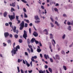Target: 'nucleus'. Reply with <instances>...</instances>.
I'll use <instances>...</instances> for the list:
<instances>
[{
    "mask_svg": "<svg viewBox=\"0 0 73 73\" xmlns=\"http://www.w3.org/2000/svg\"><path fill=\"white\" fill-rule=\"evenodd\" d=\"M15 43H13V46L14 49H15L16 50L13 49V50L11 51V53L12 54V56H14V55L13 54H16V52H17V50H18V49H20V46L19 45H18L17 46H16V48H14V47H15Z\"/></svg>",
    "mask_w": 73,
    "mask_h": 73,
    "instance_id": "1",
    "label": "nucleus"
},
{
    "mask_svg": "<svg viewBox=\"0 0 73 73\" xmlns=\"http://www.w3.org/2000/svg\"><path fill=\"white\" fill-rule=\"evenodd\" d=\"M20 27L19 29L20 30H22L23 28H24V21H22V23L19 25Z\"/></svg>",
    "mask_w": 73,
    "mask_h": 73,
    "instance_id": "2",
    "label": "nucleus"
},
{
    "mask_svg": "<svg viewBox=\"0 0 73 73\" xmlns=\"http://www.w3.org/2000/svg\"><path fill=\"white\" fill-rule=\"evenodd\" d=\"M28 37V36L27 35V32L26 31L24 30V34L23 35V37L24 38L25 40H27V38Z\"/></svg>",
    "mask_w": 73,
    "mask_h": 73,
    "instance_id": "3",
    "label": "nucleus"
},
{
    "mask_svg": "<svg viewBox=\"0 0 73 73\" xmlns=\"http://www.w3.org/2000/svg\"><path fill=\"white\" fill-rule=\"evenodd\" d=\"M13 15H9V17L11 21H12L13 19H14L15 18V13H13Z\"/></svg>",
    "mask_w": 73,
    "mask_h": 73,
    "instance_id": "4",
    "label": "nucleus"
},
{
    "mask_svg": "<svg viewBox=\"0 0 73 73\" xmlns=\"http://www.w3.org/2000/svg\"><path fill=\"white\" fill-rule=\"evenodd\" d=\"M51 42L53 46L54 47H55V45L56 44V42L53 39H52L51 40Z\"/></svg>",
    "mask_w": 73,
    "mask_h": 73,
    "instance_id": "5",
    "label": "nucleus"
},
{
    "mask_svg": "<svg viewBox=\"0 0 73 73\" xmlns=\"http://www.w3.org/2000/svg\"><path fill=\"white\" fill-rule=\"evenodd\" d=\"M31 61L30 62V64L31 66L32 67V61L33 62H35V60H34V58H33L32 57L31 58Z\"/></svg>",
    "mask_w": 73,
    "mask_h": 73,
    "instance_id": "6",
    "label": "nucleus"
},
{
    "mask_svg": "<svg viewBox=\"0 0 73 73\" xmlns=\"http://www.w3.org/2000/svg\"><path fill=\"white\" fill-rule=\"evenodd\" d=\"M33 35L35 37H37V36H38V34L36 32L34 31L33 33Z\"/></svg>",
    "mask_w": 73,
    "mask_h": 73,
    "instance_id": "7",
    "label": "nucleus"
},
{
    "mask_svg": "<svg viewBox=\"0 0 73 73\" xmlns=\"http://www.w3.org/2000/svg\"><path fill=\"white\" fill-rule=\"evenodd\" d=\"M4 36L6 38V37H7L8 36H9V34L8 33H4Z\"/></svg>",
    "mask_w": 73,
    "mask_h": 73,
    "instance_id": "8",
    "label": "nucleus"
},
{
    "mask_svg": "<svg viewBox=\"0 0 73 73\" xmlns=\"http://www.w3.org/2000/svg\"><path fill=\"white\" fill-rule=\"evenodd\" d=\"M43 32H46V33H45V34L46 35H48V30H47V29H45L43 30Z\"/></svg>",
    "mask_w": 73,
    "mask_h": 73,
    "instance_id": "9",
    "label": "nucleus"
},
{
    "mask_svg": "<svg viewBox=\"0 0 73 73\" xmlns=\"http://www.w3.org/2000/svg\"><path fill=\"white\" fill-rule=\"evenodd\" d=\"M34 18L36 20H40V18L38 15H35L34 17Z\"/></svg>",
    "mask_w": 73,
    "mask_h": 73,
    "instance_id": "10",
    "label": "nucleus"
},
{
    "mask_svg": "<svg viewBox=\"0 0 73 73\" xmlns=\"http://www.w3.org/2000/svg\"><path fill=\"white\" fill-rule=\"evenodd\" d=\"M41 10H40V9H39L38 13H39L40 15L42 14V15H44V12L43 11H42V13L41 12Z\"/></svg>",
    "mask_w": 73,
    "mask_h": 73,
    "instance_id": "11",
    "label": "nucleus"
},
{
    "mask_svg": "<svg viewBox=\"0 0 73 73\" xmlns=\"http://www.w3.org/2000/svg\"><path fill=\"white\" fill-rule=\"evenodd\" d=\"M49 36L50 39H53V35L52 34H50Z\"/></svg>",
    "mask_w": 73,
    "mask_h": 73,
    "instance_id": "12",
    "label": "nucleus"
},
{
    "mask_svg": "<svg viewBox=\"0 0 73 73\" xmlns=\"http://www.w3.org/2000/svg\"><path fill=\"white\" fill-rule=\"evenodd\" d=\"M25 61L26 62V65L28 67H29L30 66V64L28 63L26 60H25Z\"/></svg>",
    "mask_w": 73,
    "mask_h": 73,
    "instance_id": "13",
    "label": "nucleus"
},
{
    "mask_svg": "<svg viewBox=\"0 0 73 73\" xmlns=\"http://www.w3.org/2000/svg\"><path fill=\"white\" fill-rule=\"evenodd\" d=\"M7 14H8V13L7 11H5L3 14V16L5 17H7Z\"/></svg>",
    "mask_w": 73,
    "mask_h": 73,
    "instance_id": "14",
    "label": "nucleus"
},
{
    "mask_svg": "<svg viewBox=\"0 0 73 73\" xmlns=\"http://www.w3.org/2000/svg\"><path fill=\"white\" fill-rule=\"evenodd\" d=\"M35 41L36 40H35V39L32 38L31 41V43H33L34 42V41Z\"/></svg>",
    "mask_w": 73,
    "mask_h": 73,
    "instance_id": "15",
    "label": "nucleus"
},
{
    "mask_svg": "<svg viewBox=\"0 0 73 73\" xmlns=\"http://www.w3.org/2000/svg\"><path fill=\"white\" fill-rule=\"evenodd\" d=\"M55 57L56 59H57L58 60L60 59V56H59L58 55H56L55 56Z\"/></svg>",
    "mask_w": 73,
    "mask_h": 73,
    "instance_id": "16",
    "label": "nucleus"
},
{
    "mask_svg": "<svg viewBox=\"0 0 73 73\" xmlns=\"http://www.w3.org/2000/svg\"><path fill=\"white\" fill-rule=\"evenodd\" d=\"M38 71L39 73H44V72H45V71L44 70L43 71L41 70H38Z\"/></svg>",
    "mask_w": 73,
    "mask_h": 73,
    "instance_id": "17",
    "label": "nucleus"
},
{
    "mask_svg": "<svg viewBox=\"0 0 73 73\" xmlns=\"http://www.w3.org/2000/svg\"><path fill=\"white\" fill-rule=\"evenodd\" d=\"M9 24L10 25V27H11V28H12V29H13V27L12 26V22H9Z\"/></svg>",
    "mask_w": 73,
    "mask_h": 73,
    "instance_id": "18",
    "label": "nucleus"
},
{
    "mask_svg": "<svg viewBox=\"0 0 73 73\" xmlns=\"http://www.w3.org/2000/svg\"><path fill=\"white\" fill-rule=\"evenodd\" d=\"M24 17L25 18H27L28 17V16H27V14L25 13V12H24Z\"/></svg>",
    "mask_w": 73,
    "mask_h": 73,
    "instance_id": "19",
    "label": "nucleus"
},
{
    "mask_svg": "<svg viewBox=\"0 0 73 73\" xmlns=\"http://www.w3.org/2000/svg\"><path fill=\"white\" fill-rule=\"evenodd\" d=\"M16 26H14V28L13 29V31L14 32H16Z\"/></svg>",
    "mask_w": 73,
    "mask_h": 73,
    "instance_id": "20",
    "label": "nucleus"
},
{
    "mask_svg": "<svg viewBox=\"0 0 73 73\" xmlns=\"http://www.w3.org/2000/svg\"><path fill=\"white\" fill-rule=\"evenodd\" d=\"M61 53L62 54H64V55L65 54V51L63 50L61 51Z\"/></svg>",
    "mask_w": 73,
    "mask_h": 73,
    "instance_id": "21",
    "label": "nucleus"
},
{
    "mask_svg": "<svg viewBox=\"0 0 73 73\" xmlns=\"http://www.w3.org/2000/svg\"><path fill=\"white\" fill-rule=\"evenodd\" d=\"M55 24H56V25L58 26V27H59V24H58V23L57 21H55Z\"/></svg>",
    "mask_w": 73,
    "mask_h": 73,
    "instance_id": "22",
    "label": "nucleus"
},
{
    "mask_svg": "<svg viewBox=\"0 0 73 73\" xmlns=\"http://www.w3.org/2000/svg\"><path fill=\"white\" fill-rule=\"evenodd\" d=\"M24 21H25L27 23H29V21L28 19H24Z\"/></svg>",
    "mask_w": 73,
    "mask_h": 73,
    "instance_id": "23",
    "label": "nucleus"
},
{
    "mask_svg": "<svg viewBox=\"0 0 73 73\" xmlns=\"http://www.w3.org/2000/svg\"><path fill=\"white\" fill-rule=\"evenodd\" d=\"M48 45L49 46V48H52V43L50 42H49Z\"/></svg>",
    "mask_w": 73,
    "mask_h": 73,
    "instance_id": "24",
    "label": "nucleus"
},
{
    "mask_svg": "<svg viewBox=\"0 0 73 73\" xmlns=\"http://www.w3.org/2000/svg\"><path fill=\"white\" fill-rule=\"evenodd\" d=\"M48 70L50 73H52V68H48Z\"/></svg>",
    "mask_w": 73,
    "mask_h": 73,
    "instance_id": "25",
    "label": "nucleus"
},
{
    "mask_svg": "<svg viewBox=\"0 0 73 73\" xmlns=\"http://www.w3.org/2000/svg\"><path fill=\"white\" fill-rule=\"evenodd\" d=\"M22 61H23V60L22 59L20 60V59H18V63H20V62H22Z\"/></svg>",
    "mask_w": 73,
    "mask_h": 73,
    "instance_id": "26",
    "label": "nucleus"
},
{
    "mask_svg": "<svg viewBox=\"0 0 73 73\" xmlns=\"http://www.w3.org/2000/svg\"><path fill=\"white\" fill-rule=\"evenodd\" d=\"M37 51L38 53H40V52L41 51V50L39 49V48H37Z\"/></svg>",
    "mask_w": 73,
    "mask_h": 73,
    "instance_id": "27",
    "label": "nucleus"
},
{
    "mask_svg": "<svg viewBox=\"0 0 73 73\" xmlns=\"http://www.w3.org/2000/svg\"><path fill=\"white\" fill-rule=\"evenodd\" d=\"M54 10L55 12H58V11L57 8H54Z\"/></svg>",
    "mask_w": 73,
    "mask_h": 73,
    "instance_id": "28",
    "label": "nucleus"
},
{
    "mask_svg": "<svg viewBox=\"0 0 73 73\" xmlns=\"http://www.w3.org/2000/svg\"><path fill=\"white\" fill-rule=\"evenodd\" d=\"M68 31H71V26H69L68 28Z\"/></svg>",
    "mask_w": 73,
    "mask_h": 73,
    "instance_id": "29",
    "label": "nucleus"
},
{
    "mask_svg": "<svg viewBox=\"0 0 73 73\" xmlns=\"http://www.w3.org/2000/svg\"><path fill=\"white\" fill-rule=\"evenodd\" d=\"M66 36V35H65V34H64L62 36V38L63 40H64L65 39V36Z\"/></svg>",
    "mask_w": 73,
    "mask_h": 73,
    "instance_id": "30",
    "label": "nucleus"
},
{
    "mask_svg": "<svg viewBox=\"0 0 73 73\" xmlns=\"http://www.w3.org/2000/svg\"><path fill=\"white\" fill-rule=\"evenodd\" d=\"M17 69L18 73H20V68H19V67L17 66Z\"/></svg>",
    "mask_w": 73,
    "mask_h": 73,
    "instance_id": "31",
    "label": "nucleus"
},
{
    "mask_svg": "<svg viewBox=\"0 0 73 73\" xmlns=\"http://www.w3.org/2000/svg\"><path fill=\"white\" fill-rule=\"evenodd\" d=\"M19 43H22L23 42V40L21 39H19Z\"/></svg>",
    "mask_w": 73,
    "mask_h": 73,
    "instance_id": "32",
    "label": "nucleus"
},
{
    "mask_svg": "<svg viewBox=\"0 0 73 73\" xmlns=\"http://www.w3.org/2000/svg\"><path fill=\"white\" fill-rule=\"evenodd\" d=\"M15 11V9L13 8L12 7L11 8V12H13V11Z\"/></svg>",
    "mask_w": 73,
    "mask_h": 73,
    "instance_id": "33",
    "label": "nucleus"
},
{
    "mask_svg": "<svg viewBox=\"0 0 73 73\" xmlns=\"http://www.w3.org/2000/svg\"><path fill=\"white\" fill-rule=\"evenodd\" d=\"M27 50L29 53H31V50H30V49L29 48H28Z\"/></svg>",
    "mask_w": 73,
    "mask_h": 73,
    "instance_id": "34",
    "label": "nucleus"
},
{
    "mask_svg": "<svg viewBox=\"0 0 73 73\" xmlns=\"http://www.w3.org/2000/svg\"><path fill=\"white\" fill-rule=\"evenodd\" d=\"M50 24L51 27H54V25L52 23H50Z\"/></svg>",
    "mask_w": 73,
    "mask_h": 73,
    "instance_id": "35",
    "label": "nucleus"
},
{
    "mask_svg": "<svg viewBox=\"0 0 73 73\" xmlns=\"http://www.w3.org/2000/svg\"><path fill=\"white\" fill-rule=\"evenodd\" d=\"M44 56L45 57V58L47 59H48V57H47V56L46 54H44Z\"/></svg>",
    "mask_w": 73,
    "mask_h": 73,
    "instance_id": "36",
    "label": "nucleus"
},
{
    "mask_svg": "<svg viewBox=\"0 0 73 73\" xmlns=\"http://www.w3.org/2000/svg\"><path fill=\"white\" fill-rule=\"evenodd\" d=\"M23 10L24 12H27V10H26V9H25V8H23Z\"/></svg>",
    "mask_w": 73,
    "mask_h": 73,
    "instance_id": "37",
    "label": "nucleus"
},
{
    "mask_svg": "<svg viewBox=\"0 0 73 73\" xmlns=\"http://www.w3.org/2000/svg\"><path fill=\"white\" fill-rule=\"evenodd\" d=\"M21 1L24 3H27V2L25 0H21Z\"/></svg>",
    "mask_w": 73,
    "mask_h": 73,
    "instance_id": "38",
    "label": "nucleus"
},
{
    "mask_svg": "<svg viewBox=\"0 0 73 73\" xmlns=\"http://www.w3.org/2000/svg\"><path fill=\"white\" fill-rule=\"evenodd\" d=\"M27 43L28 44H30V40L29 39H27Z\"/></svg>",
    "mask_w": 73,
    "mask_h": 73,
    "instance_id": "39",
    "label": "nucleus"
},
{
    "mask_svg": "<svg viewBox=\"0 0 73 73\" xmlns=\"http://www.w3.org/2000/svg\"><path fill=\"white\" fill-rule=\"evenodd\" d=\"M63 68L65 70H66V67L65 66H63Z\"/></svg>",
    "mask_w": 73,
    "mask_h": 73,
    "instance_id": "40",
    "label": "nucleus"
},
{
    "mask_svg": "<svg viewBox=\"0 0 73 73\" xmlns=\"http://www.w3.org/2000/svg\"><path fill=\"white\" fill-rule=\"evenodd\" d=\"M67 24L68 25H71V22H69V21H68L67 22Z\"/></svg>",
    "mask_w": 73,
    "mask_h": 73,
    "instance_id": "41",
    "label": "nucleus"
},
{
    "mask_svg": "<svg viewBox=\"0 0 73 73\" xmlns=\"http://www.w3.org/2000/svg\"><path fill=\"white\" fill-rule=\"evenodd\" d=\"M40 22V21H35V23H38Z\"/></svg>",
    "mask_w": 73,
    "mask_h": 73,
    "instance_id": "42",
    "label": "nucleus"
},
{
    "mask_svg": "<svg viewBox=\"0 0 73 73\" xmlns=\"http://www.w3.org/2000/svg\"><path fill=\"white\" fill-rule=\"evenodd\" d=\"M7 42L8 44H10V43H11V40H8Z\"/></svg>",
    "mask_w": 73,
    "mask_h": 73,
    "instance_id": "43",
    "label": "nucleus"
},
{
    "mask_svg": "<svg viewBox=\"0 0 73 73\" xmlns=\"http://www.w3.org/2000/svg\"><path fill=\"white\" fill-rule=\"evenodd\" d=\"M28 27V24L27 23H26L25 24V28H27Z\"/></svg>",
    "mask_w": 73,
    "mask_h": 73,
    "instance_id": "44",
    "label": "nucleus"
},
{
    "mask_svg": "<svg viewBox=\"0 0 73 73\" xmlns=\"http://www.w3.org/2000/svg\"><path fill=\"white\" fill-rule=\"evenodd\" d=\"M14 36L16 38H17V37H18V36L17 35H15Z\"/></svg>",
    "mask_w": 73,
    "mask_h": 73,
    "instance_id": "45",
    "label": "nucleus"
},
{
    "mask_svg": "<svg viewBox=\"0 0 73 73\" xmlns=\"http://www.w3.org/2000/svg\"><path fill=\"white\" fill-rule=\"evenodd\" d=\"M37 57L36 56H34L32 57V58H34V59H36Z\"/></svg>",
    "mask_w": 73,
    "mask_h": 73,
    "instance_id": "46",
    "label": "nucleus"
},
{
    "mask_svg": "<svg viewBox=\"0 0 73 73\" xmlns=\"http://www.w3.org/2000/svg\"><path fill=\"white\" fill-rule=\"evenodd\" d=\"M50 19L51 20L52 22H53V23L54 22V20H53V19L52 17H50Z\"/></svg>",
    "mask_w": 73,
    "mask_h": 73,
    "instance_id": "47",
    "label": "nucleus"
},
{
    "mask_svg": "<svg viewBox=\"0 0 73 73\" xmlns=\"http://www.w3.org/2000/svg\"><path fill=\"white\" fill-rule=\"evenodd\" d=\"M50 60L51 62H53V59L52 58H50Z\"/></svg>",
    "mask_w": 73,
    "mask_h": 73,
    "instance_id": "48",
    "label": "nucleus"
},
{
    "mask_svg": "<svg viewBox=\"0 0 73 73\" xmlns=\"http://www.w3.org/2000/svg\"><path fill=\"white\" fill-rule=\"evenodd\" d=\"M16 17L17 20H19V16H16Z\"/></svg>",
    "mask_w": 73,
    "mask_h": 73,
    "instance_id": "49",
    "label": "nucleus"
},
{
    "mask_svg": "<svg viewBox=\"0 0 73 73\" xmlns=\"http://www.w3.org/2000/svg\"><path fill=\"white\" fill-rule=\"evenodd\" d=\"M17 21H18V22L17 23V24H20V20H19V19L17 20Z\"/></svg>",
    "mask_w": 73,
    "mask_h": 73,
    "instance_id": "50",
    "label": "nucleus"
},
{
    "mask_svg": "<svg viewBox=\"0 0 73 73\" xmlns=\"http://www.w3.org/2000/svg\"><path fill=\"white\" fill-rule=\"evenodd\" d=\"M31 53H33V48H31Z\"/></svg>",
    "mask_w": 73,
    "mask_h": 73,
    "instance_id": "51",
    "label": "nucleus"
},
{
    "mask_svg": "<svg viewBox=\"0 0 73 73\" xmlns=\"http://www.w3.org/2000/svg\"><path fill=\"white\" fill-rule=\"evenodd\" d=\"M29 31L30 34H31V28H29Z\"/></svg>",
    "mask_w": 73,
    "mask_h": 73,
    "instance_id": "52",
    "label": "nucleus"
},
{
    "mask_svg": "<svg viewBox=\"0 0 73 73\" xmlns=\"http://www.w3.org/2000/svg\"><path fill=\"white\" fill-rule=\"evenodd\" d=\"M3 46L5 47L7 46V44H5L4 42L3 43Z\"/></svg>",
    "mask_w": 73,
    "mask_h": 73,
    "instance_id": "53",
    "label": "nucleus"
},
{
    "mask_svg": "<svg viewBox=\"0 0 73 73\" xmlns=\"http://www.w3.org/2000/svg\"><path fill=\"white\" fill-rule=\"evenodd\" d=\"M5 25L6 27H8V26H9V24H8V23H6L5 24Z\"/></svg>",
    "mask_w": 73,
    "mask_h": 73,
    "instance_id": "54",
    "label": "nucleus"
},
{
    "mask_svg": "<svg viewBox=\"0 0 73 73\" xmlns=\"http://www.w3.org/2000/svg\"><path fill=\"white\" fill-rule=\"evenodd\" d=\"M35 42L36 44H38V41L36 40H35Z\"/></svg>",
    "mask_w": 73,
    "mask_h": 73,
    "instance_id": "55",
    "label": "nucleus"
},
{
    "mask_svg": "<svg viewBox=\"0 0 73 73\" xmlns=\"http://www.w3.org/2000/svg\"><path fill=\"white\" fill-rule=\"evenodd\" d=\"M12 7H15V3H12Z\"/></svg>",
    "mask_w": 73,
    "mask_h": 73,
    "instance_id": "56",
    "label": "nucleus"
},
{
    "mask_svg": "<svg viewBox=\"0 0 73 73\" xmlns=\"http://www.w3.org/2000/svg\"><path fill=\"white\" fill-rule=\"evenodd\" d=\"M44 68L45 69H47V68H48V66L46 65H45L44 66Z\"/></svg>",
    "mask_w": 73,
    "mask_h": 73,
    "instance_id": "57",
    "label": "nucleus"
},
{
    "mask_svg": "<svg viewBox=\"0 0 73 73\" xmlns=\"http://www.w3.org/2000/svg\"><path fill=\"white\" fill-rule=\"evenodd\" d=\"M21 73H24V71L22 69L21 70Z\"/></svg>",
    "mask_w": 73,
    "mask_h": 73,
    "instance_id": "58",
    "label": "nucleus"
},
{
    "mask_svg": "<svg viewBox=\"0 0 73 73\" xmlns=\"http://www.w3.org/2000/svg\"><path fill=\"white\" fill-rule=\"evenodd\" d=\"M28 46L29 47V48H30V49H31V48H32V46L31 45H28Z\"/></svg>",
    "mask_w": 73,
    "mask_h": 73,
    "instance_id": "59",
    "label": "nucleus"
},
{
    "mask_svg": "<svg viewBox=\"0 0 73 73\" xmlns=\"http://www.w3.org/2000/svg\"><path fill=\"white\" fill-rule=\"evenodd\" d=\"M25 54L26 56H28V53H27V52H25Z\"/></svg>",
    "mask_w": 73,
    "mask_h": 73,
    "instance_id": "60",
    "label": "nucleus"
},
{
    "mask_svg": "<svg viewBox=\"0 0 73 73\" xmlns=\"http://www.w3.org/2000/svg\"><path fill=\"white\" fill-rule=\"evenodd\" d=\"M23 64H25V61L24 60V59H23Z\"/></svg>",
    "mask_w": 73,
    "mask_h": 73,
    "instance_id": "61",
    "label": "nucleus"
},
{
    "mask_svg": "<svg viewBox=\"0 0 73 73\" xmlns=\"http://www.w3.org/2000/svg\"><path fill=\"white\" fill-rule=\"evenodd\" d=\"M39 43L40 44V46H42V44H41V42H39Z\"/></svg>",
    "mask_w": 73,
    "mask_h": 73,
    "instance_id": "62",
    "label": "nucleus"
},
{
    "mask_svg": "<svg viewBox=\"0 0 73 73\" xmlns=\"http://www.w3.org/2000/svg\"><path fill=\"white\" fill-rule=\"evenodd\" d=\"M28 72H29V73H32V70H29Z\"/></svg>",
    "mask_w": 73,
    "mask_h": 73,
    "instance_id": "63",
    "label": "nucleus"
},
{
    "mask_svg": "<svg viewBox=\"0 0 73 73\" xmlns=\"http://www.w3.org/2000/svg\"><path fill=\"white\" fill-rule=\"evenodd\" d=\"M71 25H73V21H72L71 22Z\"/></svg>",
    "mask_w": 73,
    "mask_h": 73,
    "instance_id": "64",
    "label": "nucleus"
}]
</instances>
